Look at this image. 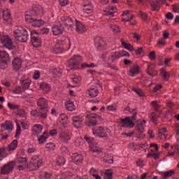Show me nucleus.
Instances as JSON below:
<instances>
[{"label":"nucleus","instance_id":"2f4dec72","mask_svg":"<svg viewBox=\"0 0 179 179\" xmlns=\"http://www.w3.org/2000/svg\"><path fill=\"white\" fill-rule=\"evenodd\" d=\"M31 115L36 117H41V118H47V115L44 113L41 112H38L37 110H31Z\"/></svg>","mask_w":179,"mask_h":179},{"label":"nucleus","instance_id":"4468645a","mask_svg":"<svg viewBox=\"0 0 179 179\" xmlns=\"http://www.w3.org/2000/svg\"><path fill=\"white\" fill-rule=\"evenodd\" d=\"M61 20L62 22H63V23H64L67 29H69L70 30H72V29H73V26H75V23L73 22L72 19L68 17H62Z\"/></svg>","mask_w":179,"mask_h":179},{"label":"nucleus","instance_id":"f03ea898","mask_svg":"<svg viewBox=\"0 0 179 179\" xmlns=\"http://www.w3.org/2000/svg\"><path fill=\"white\" fill-rule=\"evenodd\" d=\"M124 111H129V113L133 114V115L131 117H126L124 119H121V125L122 128H134V127H135L134 120H136V116L138 115L136 109L127 106L124 108Z\"/></svg>","mask_w":179,"mask_h":179},{"label":"nucleus","instance_id":"13d9d810","mask_svg":"<svg viewBox=\"0 0 179 179\" xmlns=\"http://www.w3.org/2000/svg\"><path fill=\"white\" fill-rule=\"evenodd\" d=\"M84 139L90 143V145H92V143L94 141V139L93 138H90L87 135L84 136Z\"/></svg>","mask_w":179,"mask_h":179},{"label":"nucleus","instance_id":"6e6d98bb","mask_svg":"<svg viewBox=\"0 0 179 179\" xmlns=\"http://www.w3.org/2000/svg\"><path fill=\"white\" fill-rule=\"evenodd\" d=\"M151 121L153 124H156V121H157V115L155 112L151 113L150 114Z\"/></svg>","mask_w":179,"mask_h":179},{"label":"nucleus","instance_id":"4d7b16f0","mask_svg":"<svg viewBox=\"0 0 179 179\" xmlns=\"http://www.w3.org/2000/svg\"><path fill=\"white\" fill-rule=\"evenodd\" d=\"M22 132V127H20V124H17V129L15 131V138H17V136H19V135H20Z\"/></svg>","mask_w":179,"mask_h":179},{"label":"nucleus","instance_id":"7ed1b4c3","mask_svg":"<svg viewBox=\"0 0 179 179\" xmlns=\"http://www.w3.org/2000/svg\"><path fill=\"white\" fill-rule=\"evenodd\" d=\"M14 36L17 41L21 43H26L29 40V34L27 31L22 27H17L14 31Z\"/></svg>","mask_w":179,"mask_h":179},{"label":"nucleus","instance_id":"ea45409f","mask_svg":"<svg viewBox=\"0 0 179 179\" xmlns=\"http://www.w3.org/2000/svg\"><path fill=\"white\" fill-rule=\"evenodd\" d=\"M147 157H153V159H155V160H157V159H160V152L158 153H155V152H149L147 155Z\"/></svg>","mask_w":179,"mask_h":179},{"label":"nucleus","instance_id":"3c124183","mask_svg":"<svg viewBox=\"0 0 179 179\" xmlns=\"http://www.w3.org/2000/svg\"><path fill=\"white\" fill-rule=\"evenodd\" d=\"M109 10L112 11L108 12L107 13V16H110V17H114V13H115V11L117 10V8L110 6L109 7Z\"/></svg>","mask_w":179,"mask_h":179},{"label":"nucleus","instance_id":"0eeeda50","mask_svg":"<svg viewBox=\"0 0 179 179\" xmlns=\"http://www.w3.org/2000/svg\"><path fill=\"white\" fill-rule=\"evenodd\" d=\"M87 120H86V125L87 127H96L97 125V118H99V116L96 115L94 113L87 115L86 116Z\"/></svg>","mask_w":179,"mask_h":179},{"label":"nucleus","instance_id":"4c0bfd02","mask_svg":"<svg viewBox=\"0 0 179 179\" xmlns=\"http://www.w3.org/2000/svg\"><path fill=\"white\" fill-rule=\"evenodd\" d=\"M51 177V174L47 171H41L39 174V178L43 179V178H50Z\"/></svg>","mask_w":179,"mask_h":179},{"label":"nucleus","instance_id":"c9c22d12","mask_svg":"<svg viewBox=\"0 0 179 179\" xmlns=\"http://www.w3.org/2000/svg\"><path fill=\"white\" fill-rule=\"evenodd\" d=\"M17 148V140H14L12 141V143L8 146L7 149L8 152H10L12 150H15Z\"/></svg>","mask_w":179,"mask_h":179},{"label":"nucleus","instance_id":"473e14b6","mask_svg":"<svg viewBox=\"0 0 179 179\" xmlns=\"http://www.w3.org/2000/svg\"><path fill=\"white\" fill-rule=\"evenodd\" d=\"M150 6L152 8V10L154 11L159 10V9H160V4L159 3V1H151Z\"/></svg>","mask_w":179,"mask_h":179},{"label":"nucleus","instance_id":"052dcab7","mask_svg":"<svg viewBox=\"0 0 179 179\" xmlns=\"http://www.w3.org/2000/svg\"><path fill=\"white\" fill-rule=\"evenodd\" d=\"M157 45H162L164 47L166 45V39L162 38L157 42Z\"/></svg>","mask_w":179,"mask_h":179},{"label":"nucleus","instance_id":"f257e3e1","mask_svg":"<svg viewBox=\"0 0 179 179\" xmlns=\"http://www.w3.org/2000/svg\"><path fill=\"white\" fill-rule=\"evenodd\" d=\"M43 13V7L38 6L34 8L31 11L27 12L25 14V21L27 23H30L34 27H41L44 24V21L37 20V16Z\"/></svg>","mask_w":179,"mask_h":179},{"label":"nucleus","instance_id":"2eb2a0df","mask_svg":"<svg viewBox=\"0 0 179 179\" xmlns=\"http://www.w3.org/2000/svg\"><path fill=\"white\" fill-rule=\"evenodd\" d=\"M3 23H6V24H9V23H10V22L12 21L10 10H9L8 9H6L3 11Z\"/></svg>","mask_w":179,"mask_h":179},{"label":"nucleus","instance_id":"a878e982","mask_svg":"<svg viewBox=\"0 0 179 179\" xmlns=\"http://www.w3.org/2000/svg\"><path fill=\"white\" fill-rule=\"evenodd\" d=\"M90 149L94 153H101V148L97 144H94V142L90 145Z\"/></svg>","mask_w":179,"mask_h":179},{"label":"nucleus","instance_id":"dca6fc26","mask_svg":"<svg viewBox=\"0 0 179 179\" xmlns=\"http://www.w3.org/2000/svg\"><path fill=\"white\" fill-rule=\"evenodd\" d=\"M9 61V55L6 51H0V62L3 65H8Z\"/></svg>","mask_w":179,"mask_h":179},{"label":"nucleus","instance_id":"4be33fe9","mask_svg":"<svg viewBox=\"0 0 179 179\" xmlns=\"http://www.w3.org/2000/svg\"><path fill=\"white\" fill-rule=\"evenodd\" d=\"M59 138L62 142H64V143H68V141L71 140V136L65 131L60 133Z\"/></svg>","mask_w":179,"mask_h":179},{"label":"nucleus","instance_id":"5701e85b","mask_svg":"<svg viewBox=\"0 0 179 179\" xmlns=\"http://www.w3.org/2000/svg\"><path fill=\"white\" fill-rule=\"evenodd\" d=\"M31 160H32V164H34L36 163L38 167H41L43 166V159L40 158V156L35 155L31 158Z\"/></svg>","mask_w":179,"mask_h":179},{"label":"nucleus","instance_id":"09e8293b","mask_svg":"<svg viewBox=\"0 0 179 179\" xmlns=\"http://www.w3.org/2000/svg\"><path fill=\"white\" fill-rule=\"evenodd\" d=\"M51 51L53 54H62V52H64V49L59 47H55V48L52 49Z\"/></svg>","mask_w":179,"mask_h":179},{"label":"nucleus","instance_id":"e433bc0d","mask_svg":"<svg viewBox=\"0 0 179 179\" xmlns=\"http://www.w3.org/2000/svg\"><path fill=\"white\" fill-rule=\"evenodd\" d=\"M47 138H48V134H47V132H44L43 135L41 136L38 141L40 144L45 143Z\"/></svg>","mask_w":179,"mask_h":179},{"label":"nucleus","instance_id":"9b49d317","mask_svg":"<svg viewBox=\"0 0 179 179\" xmlns=\"http://www.w3.org/2000/svg\"><path fill=\"white\" fill-rule=\"evenodd\" d=\"M31 43L34 47H40L41 45V39L38 37V34L37 32H31Z\"/></svg>","mask_w":179,"mask_h":179},{"label":"nucleus","instance_id":"6e6552de","mask_svg":"<svg viewBox=\"0 0 179 179\" xmlns=\"http://www.w3.org/2000/svg\"><path fill=\"white\" fill-rule=\"evenodd\" d=\"M37 106H39L40 110L43 114H46L48 113V102L47 99L45 98H40L37 101Z\"/></svg>","mask_w":179,"mask_h":179},{"label":"nucleus","instance_id":"79ce46f5","mask_svg":"<svg viewBox=\"0 0 179 179\" xmlns=\"http://www.w3.org/2000/svg\"><path fill=\"white\" fill-rule=\"evenodd\" d=\"M174 174H176V172L174 171V170H169L164 172L163 176L164 178H169V177H171L174 176Z\"/></svg>","mask_w":179,"mask_h":179},{"label":"nucleus","instance_id":"f8f14e48","mask_svg":"<svg viewBox=\"0 0 179 179\" xmlns=\"http://www.w3.org/2000/svg\"><path fill=\"white\" fill-rule=\"evenodd\" d=\"M13 130V123L11 121L6 120V122L1 125L0 132H5V131L12 132Z\"/></svg>","mask_w":179,"mask_h":179},{"label":"nucleus","instance_id":"7c9ffc66","mask_svg":"<svg viewBox=\"0 0 179 179\" xmlns=\"http://www.w3.org/2000/svg\"><path fill=\"white\" fill-rule=\"evenodd\" d=\"M160 75L162 76L164 80L169 81L170 78V73L167 72L164 69L160 70Z\"/></svg>","mask_w":179,"mask_h":179},{"label":"nucleus","instance_id":"20e7f679","mask_svg":"<svg viewBox=\"0 0 179 179\" xmlns=\"http://www.w3.org/2000/svg\"><path fill=\"white\" fill-rule=\"evenodd\" d=\"M82 61H83V59L80 55H74L68 61V65L70 69H78L79 65L82 64Z\"/></svg>","mask_w":179,"mask_h":179},{"label":"nucleus","instance_id":"774afa93","mask_svg":"<svg viewBox=\"0 0 179 179\" xmlns=\"http://www.w3.org/2000/svg\"><path fill=\"white\" fill-rule=\"evenodd\" d=\"M105 174L108 179H113V172L110 170H106Z\"/></svg>","mask_w":179,"mask_h":179},{"label":"nucleus","instance_id":"ddd939ff","mask_svg":"<svg viewBox=\"0 0 179 179\" xmlns=\"http://www.w3.org/2000/svg\"><path fill=\"white\" fill-rule=\"evenodd\" d=\"M95 47L98 48V50H103L106 46V41L104 38H101V36H96L94 39Z\"/></svg>","mask_w":179,"mask_h":179},{"label":"nucleus","instance_id":"8fccbe9b","mask_svg":"<svg viewBox=\"0 0 179 179\" xmlns=\"http://www.w3.org/2000/svg\"><path fill=\"white\" fill-rule=\"evenodd\" d=\"M17 115L22 117V118H26V117H27V113L24 110L20 109L17 111Z\"/></svg>","mask_w":179,"mask_h":179},{"label":"nucleus","instance_id":"6ab92c4d","mask_svg":"<svg viewBox=\"0 0 179 179\" xmlns=\"http://www.w3.org/2000/svg\"><path fill=\"white\" fill-rule=\"evenodd\" d=\"M52 31L54 36H59L64 33V27L62 25H55L52 27Z\"/></svg>","mask_w":179,"mask_h":179},{"label":"nucleus","instance_id":"a19ab883","mask_svg":"<svg viewBox=\"0 0 179 179\" xmlns=\"http://www.w3.org/2000/svg\"><path fill=\"white\" fill-rule=\"evenodd\" d=\"M122 45L127 50H129V51H134L135 49L134 48V46L131 45V43H127L124 41L122 42Z\"/></svg>","mask_w":179,"mask_h":179},{"label":"nucleus","instance_id":"f704fd0d","mask_svg":"<svg viewBox=\"0 0 179 179\" xmlns=\"http://www.w3.org/2000/svg\"><path fill=\"white\" fill-rule=\"evenodd\" d=\"M83 12L84 13H92L93 12V7L92 6V3L85 4L84 5Z\"/></svg>","mask_w":179,"mask_h":179},{"label":"nucleus","instance_id":"58836bf2","mask_svg":"<svg viewBox=\"0 0 179 179\" xmlns=\"http://www.w3.org/2000/svg\"><path fill=\"white\" fill-rule=\"evenodd\" d=\"M131 76H134L135 75H138L139 73L140 70L139 67L134 66L133 69H131L130 71H129Z\"/></svg>","mask_w":179,"mask_h":179},{"label":"nucleus","instance_id":"e2e57ef3","mask_svg":"<svg viewBox=\"0 0 179 179\" xmlns=\"http://www.w3.org/2000/svg\"><path fill=\"white\" fill-rule=\"evenodd\" d=\"M139 15L141 17V19H143V20H148V14H146L145 13H143L142 11L139 12Z\"/></svg>","mask_w":179,"mask_h":179},{"label":"nucleus","instance_id":"a18cd8bd","mask_svg":"<svg viewBox=\"0 0 179 179\" xmlns=\"http://www.w3.org/2000/svg\"><path fill=\"white\" fill-rule=\"evenodd\" d=\"M65 162L66 160L64 157H59L56 160L57 166H64V164H65Z\"/></svg>","mask_w":179,"mask_h":179},{"label":"nucleus","instance_id":"72a5a7b5","mask_svg":"<svg viewBox=\"0 0 179 179\" xmlns=\"http://www.w3.org/2000/svg\"><path fill=\"white\" fill-rule=\"evenodd\" d=\"M109 58L112 62L117 61V59H120V58H121L120 52H115L112 53Z\"/></svg>","mask_w":179,"mask_h":179},{"label":"nucleus","instance_id":"37998d69","mask_svg":"<svg viewBox=\"0 0 179 179\" xmlns=\"http://www.w3.org/2000/svg\"><path fill=\"white\" fill-rule=\"evenodd\" d=\"M73 177V174L70 172H63L62 173V179H69Z\"/></svg>","mask_w":179,"mask_h":179},{"label":"nucleus","instance_id":"5fc2aeb1","mask_svg":"<svg viewBox=\"0 0 179 179\" xmlns=\"http://www.w3.org/2000/svg\"><path fill=\"white\" fill-rule=\"evenodd\" d=\"M110 27H111L113 31H114V33H120L121 31L120 30V27L115 24H112L110 26Z\"/></svg>","mask_w":179,"mask_h":179},{"label":"nucleus","instance_id":"69168bd1","mask_svg":"<svg viewBox=\"0 0 179 179\" xmlns=\"http://www.w3.org/2000/svg\"><path fill=\"white\" fill-rule=\"evenodd\" d=\"M120 57H130L129 53L125 50L119 52Z\"/></svg>","mask_w":179,"mask_h":179},{"label":"nucleus","instance_id":"bf43d9fd","mask_svg":"<svg viewBox=\"0 0 179 179\" xmlns=\"http://www.w3.org/2000/svg\"><path fill=\"white\" fill-rule=\"evenodd\" d=\"M27 162V157H21L17 159V163H19V164H26Z\"/></svg>","mask_w":179,"mask_h":179},{"label":"nucleus","instance_id":"c03bdc74","mask_svg":"<svg viewBox=\"0 0 179 179\" xmlns=\"http://www.w3.org/2000/svg\"><path fill=\"white\" fill-rule=\"evenodd\" d=\"M24 89L20 87V86H17V87H15V89L13 91V92L14 93V94H22V93H24Z\"/></svg>","mask_w":179,"mask_h":179},{"label":"nucleus","instance_id":"423d86ee","mask_svg":"<svg viewBox=\"0 0 179 179\" xmlns=\"http://www.w3.org/2000/svg\"><path fill=\"white\" fill-rule=\"evenodd\" d=\"M0 41L8 50H12L13 48V42H12V39H10L9 36L0 34Z\"/></svg>","mask_w":179,"mask_h":179},{"label":"nucleus","instance_id":"864d4df0","mask_svg":"<svg viewBox=\"0 0 179 179\" xmlns=\"http://www.w3.org/2000/svg\"><path fill=\"white\" fill-rule=\"evenodd\" d=\"M34 128H36V129H34V132L37 134H41V131H43V127L41 125L35 124Z\"/></svg>","mask_w":179,"mask_h":179},{"label":"nucleus","instance_id":"9d476101","mask_svg":"<svg viewBox=\"0 0 179 179\" xmlns=\"http://www.w3.org/2000/svg\"><path fill=\"white\" fill-rule=\"evenodd\" d=\"M92 131L94 135H96V136H100V138H107V132H108V129L107 128L99 127L96 129H93Z\"/></svg>","mask_w":179,"mask_h":179},{"label":"nucleus","instance_id":"f3484780","mask_svg":"<svg viewBox=\"0 0 179 179\" xmlns=\"http://www.w3.org/2000/svg\"><path fill=\"white\" fill-rule=\"evenodd\" d=\"M146 73L151 76L152 78H155V76H157V71H156L153 68V64H149L148 65L147 69L145 70Z\"/></svg>","mask_w":179,"mask_h":179},{"label":"nucleus","instance_id":"aec40b11","mask_svg":"<svg viewBox=\"0 0 179 179\" xmlns=\"http://www.w3.org/2000/svg\"><path fill=\"white\" fill-rule=\"evenodd\" d=\"M71 157H72V161L76 164H79V163L83 162V157L82 156V155H79L78 153H74L72 155Z\"/></svg>","mask_w":179,"mask_h":179},{"label":"nucleus","instance_id":"bb28decb","mask_svg":"<svg viewBox=\"0 0 179 179\" xmlns=\"http://www.w3.org/2000/svg\"><path fill=\"white\" fill-rule=\"evenodd\" d=\"M65 107L67 111H75L76 110V107L73 104V102L69 101L65 103Z\"/></svg>","mask_w":179,"mask_h":179},{"label":"nucleus","instance_id":"412c9836","mask_svg":"<svg viewBox=\"0 0 179 179\" xmlns=\"http://www.w3.org/2000/svg\"><path fill=\"white\" fill-rule=\"evenodd\" d=\"M22 59L20 58H15L13 60V66L14 71H19L22 68Z\"/></svg>","mask_w":179,"mask_h":179},{"label":"nucleus","instance_id":"0e129e2a","mask_svg":"<svg viewBox=\"0 0 179 179\" xmlns=\"http://www.w3.org/2000/svg\"><path fill=\"white\" fill-rule=\"evenodd\" d=\"M151 105H152L154 106L155 110H156V111H157V110H159V108H160V106H159V104H157V101H152L151 102Z\"/></svg>","mask_w":179,"mask_h":179},{"label":"nucleus","instance_id":"680f3d73","mask_svg":"<svg viewBox=\"0 0 179 179\" xmlns=\"http://www.w3.org/2000/svg\"><path fill=\"white\" fill-rule=\"evenodd\" d=\"M148 57L151 61H155V59H156V52H155V51H151L149 53Z\"/></svg>","mask_w":179,"mask_h":179},{"label":"nucleus","instance_id":"c756f323","mask_svg":"<svg viewBox=\"0 0 179 179\" xmlns=\"http://www.w3.org/2000/svg\"><path fill=\"white\" fill-rule=\"evenodd\" d=\"M27 169L29 170V171H34V170H38L40 166H38L36 163L33 164V160L31 159L29 164L27 165Z\"/></svg>","mask_w":179,"mask_h":179},{"label":"nucleus","instance_id":"393cba45","mask_svg":"<svg viewBox=\"0 0 179 179\" xmlns=\"http://www.w3.org/2000/svg\"><path fill=\"white\" fill-rule=\"evenodd\" d=\"M76 27L78 33L82 34L86 31V28L85 27V25H83V24H82V22H80L76 21Z\"/></svg>","mask_w":179,"mask_h":179},{"label":"nucleus","instance_id":"338daca9","mask_svg":"<svg viewBox=\"0 0 179 179\" xmlns=\"http://www.w3.org/2000/svg\"><path fill=\"white\" fill-rule=\"evenodd\" d=\"M20 125L23 129H29V123L27 122H22Z\"/></svg>","mask_w":179,"mask_h":179},{"label":"nucleus","instance_id":"39448f33","mask_svg":"<svg viewBox=\"0 0 179 179\" xmlns=\"http://www.w3.org/2000/svg\"><path fill=\"white\" fill-rule=\"evenodd\" d=\"M145 124H146L145 120H143V122L137 121L136 127H137L138 133L136 134V138H138V139H143V137L145 136V134H143V132H145Z\"/></svg>","mask_w":179,"mask_h":179},{"label":"nucleus","instance_id":"49530a36","mask_svg":"<svg viewBox=\"0 0 179 179\" xmlns=\"http://www.w3.org/2000/svg\"><path fill=\"white\" fill-rule=\"evenodd\" d=\"M50 85L45 83H42L40 85V89H41V90H43L44 92H48V90H50Z\"/></svg>","mask_w":179,"mask_h":179},{"label":"nucleus","instance_id":"de8ad7c7","mask_svg":"<svg viewBox=\"0 0 179 179\" xmlns=\"http://www.w3.org/2000/svg\"><path fill=\"white\" fill-rule=\"evenodd\" d=\"M5 153H6V148H0V162L2 161L3 157H6V155Z\"/></svg>","mask_w":179,"mask_h":179},{"label":"nucleus","instance_id":"1a4fd4ad","mask_svg":"<svg viewBox=\"0 0 179 179\" xmlns=\"http://www.w3.org/2000/svg\"><path fill=\"white\" fill-rule=\"evenodd\" d=\"M15 167V162H8L6 164H4L0 169V173L1 174H9L13 171Z\"/></svg>","mask_w":179,"mask_h":179},{"label":"nucleus","instance_id":"b1692460","mask_svg":"<svg viewBox=\"0 0 179 179\" xmlns=\"http://www.w3.org/2000/svg\"><path fill=\"white\" fill-rule=\"evenodd\" d=\"M60 124L62 125L63 128H65L68 122V115L65 113H62L59 116Z\"/></svg>","mask_w":179,"mask_h":179},{"label":"nucleus","instance_id":"a211bd4d","mask_svg":"<svg viewBox=\"0 0 179 179\" xmlns=\"http://www.w3.org/2000/svg\"><path fill=\"white\" fill-rule=\"evenodd\" d=\"M83 122V119L80 116L73 117V125L75 128H82V123Z\"/></svg>","mask_w":179,"mask_h":179},{"label":"nucleus","instance_id":"c85d7f7f","mask_svg":"<svg viewBox=\"0 0 179 179\" xmlns=\"http://www.w3.org/2000/svg\"><path fill=\"white\" fill-rule=\"evenodd\" d=\"M20 83L25 92L26 90H27V89H29V87H30V85H31V83L29 80H27L24 79H21Z\"/></svg>","mask_w":179,"mask_h":179},{"label":"nucleus","instance_id":"cd10ccee","mask_svg":"<svg viewBox=\"0 0 179 179\" xmlns=\"http://www.w3.org/2000/svg\"><path fill=\"white\" fill-rule=\"evenodd\" d=\"M87 94L90 96V97L94 98L96 97L99 94V90L96 88H91L87 91Z\"/></svg>","mask_w":179,"mask_h":179},{"label":"nucleus","instance_id":"603ef678","mask_svg":"<svg viewBox=\"0 0 179 179\" xmlns=\"http://www.w3.org/2000/svg\"><path fill=\"white\" fill-rule=\"evenodd\" d=\"M132 91L135 92V93H136V94H138V96H140L141 97H143V96H145V93L141 89L132 88Z\"/></svg>","mask_w":179,"mask_h":179}]
</instances>
